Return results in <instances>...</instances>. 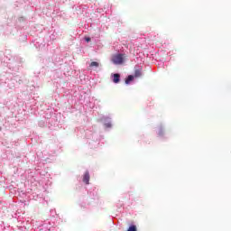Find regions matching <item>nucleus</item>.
Listing matches in <instances>:
<instances>
[{"label":"nucleus","mask_w":231,"mask_h":231,"mask_svg":"<svg viewBox=\"0 0 231 231\" xmlns=\"http://www.w3.org/2000/svg\"><path fill=\"white\" fill-rule=\"evenodd\" d=\"M134 77H135V78L142 77V70L136 69V70L134 71Z\"/></svg>","instance_id":"obj_6"},{"label":"nucleus","mask_w":231,"mask_h":231,"mask_svg":"<svg viewBox=\"0 0 231 231\" xmlns=\"http://www.w3.org/2000/svg\"><path fill=\"white\" fill-rule=\"evenodd\" d=\"M85 41L87 42H91V38H85Z\"/></svg>","instance_id":"obj_8"},{"label":"nucleus","mask_w":231,"mask_h":231,"mask_svg":"<svg viewBox=\"0 0 231 231\" xmlns=\"http://www.w3.org/2000/svg\"><path fill=\"white\" fill-rule=\"evenodd\" d=\"M89 172L86 171L83 176V182L86 183V185H89Z\"/></svg>","instance_id":"obj_2"},{"label":"nucleus","mask_w":231,"mask_h":231,"mask_svg":"<svg viewBox=\"0 0 231 231\" xmlns=\"http://www.w3.org/2000/svg\"><path fill=\"white\" fill-rule=\"evenodd\" d=\"M133 80H134V76L130 75L126 78L125 79V84H131V82H133Z\"/></svg>","instance_id":"obj_4"},{"label":"nucleus","mask_w":231,"mask_h":231,"mask_svg":"<svg viewBox=\"0 0 231 231\" xmlns=\"http://www.w3.org/2000/svg\"><path fill=\"white\" fill-rule=\"evenodd\" d=\"M113 82L114 84H118V82H120V74H114Z\"/></svg>","instance_id":"obj_3"},{"label":"nucleus","mask_w":231,"mask_h":231,"mask_svg":"<svg viewBox=\"0 0 231 231\" xmlns=\"http://www.w3.org/2000/svg\"><path fill=\"white\" fill-rule=\"evenodd\" d=\"M138 229L136 228V226L132 225L129 226L127 231H137Z\"/></svg>","instance_id":"obj_7"},{"label":"nucleus","mask_w":231,"mask_h":231,"mask_svg":"<svg viewBox=\"0 0 231 231\" xmlns=\"http://www.w3.org/2000/svg\"><path fill=\"white\" fill-rule=\"evenodd\" d=\"M106 127H111V123L105 124Z\"/></svg>","instance_id":"obj_9"},{"label":"nucleus","mask_w":231,"mask_h":231,"mask_svg":"<svg viewBox=\"0 0 231 231\" xmlns=\"http://www.w3.org/2000/svg\"><path fill=\"white\" fill-rule=\"evenodd\" d=\"M100 66V63L97 61H92L89 65V68H98Z\"/></svg>","instance_id":"obj_5"},{"label":"nucleus","mask_w":231,"mask_h":231,"mask_svg":"<svg viewBox=\"0 0 231 231\" xmlns=\"http://www.w3.org/2000/svg\"><path fill=\"white\" fill-rule=\"evenodd\" d=\"M112 62L116 65L124 64V54H116L112 57Z\"/></svg>","instance_id":"obj_1"}]
</instances>
